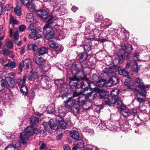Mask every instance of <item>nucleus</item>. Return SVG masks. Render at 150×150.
I'll return each mask as SVG.
<instances>
[{
    "instance_id": "1",
    "label": "nucleus",
    "mask_w": 150,
    "mask_h": 150,
    "mask_svg": "<svg viewBox=\"0 0 150 150\" xmlns=\"http://www.w3.org/2000/svg\"><path fill=\"white\" fill-rule=\"evenodd\" d=\"M104 103L106 105L109 106L113 104L114 107L120 108H122V106H125L122 103V101L120 98H117L110 100V98H106L104 101Z\"/></svg>"
},
{
    "instance_id": "2",
    "label": "nucleus",
    "mask_w": 150,
    "mask_h": 150,
    "mask_svg": "<svg viewBox=\"0 0 150 150\" xmlns=\"http://www.w3.org/2000/svg\"><path fill=\"white\" fill-rule=\"evenodd\" d=\"M50 4L53 6V8L55 9L57 11H60L61 14L64 15L66 14L67 10L61 4V2L59 1L50 0Z\"/></svg>"
},
{
    "instance_id": "3",
    "label": "nucleus",
    "mask_w": 150,
    "mask_h": 150,
    "mask_svg": "<svg viewBox=\"0 0 150 150\" xmlns=\"http://www.w3.org/2000/svg\"><path fill=\"white\" fill-rule=\"evenodd\" d=\"M43 30L45 36L47 40L53 38L54 35V31L49 24L44 25Z\"/></svg>"
},
{
    "instance_id": "4",
    "label": "nucleus",
    "mask_w": 150,
    "mask_h": 150,
    "mask_svg": "<svg viewBox=\"0 0 150 150\" xmlns=\"http://www.w3.org/2000/svg\"><path fill=\"white\" fill-rule=\"evenodd\" d=\"M47 11L44 9L38 10L36 12V14L37 16L40 17L43 19L44 21L47 23L52 20L53 18V17L52 16H47Z\"/></svg>"
},
{
    "instance_id": "5",
    "label": "nucleus",
    "mask_w": 150,
    "mask_h": 150,
    "mask_svg": "<svg viewBox=\"0 0 150 150\" xmlns=\"http://www.w3.org/2000/svg\"><path fill=\"white\" fill-rule=\"evenodd\" d=\"M23 68L25 69L32 68L31 62L29 59L27 58L20 63L19 68L21 71H22Z\"/></svg>"
},
{
    "instance_id": "6",
    "label": "nucleus",
    "mask_w": 150,
    "mask_h": 150,
    "mask_svg": "<svg viewBox=\"0 0 150 150\" xmlns=\"http://www.w3.org/2000/svg\"><path fill=\"white\" fill-rule=\"evenodd\" d=\"M136 92H137L138 94L136 95V96L135 97V99L140 103H143L144 102V99L146 96V91L145 90L141 91H139V89Z\"/></svg>"
},
{
    "instance_id": "7",
    "label": "nucleus",
    "mask_w": 150,
    "mask_h": 150,
    "mask_svg": "<svg viewBox=\"0 0 150 150\" xmlns=\"http://www.w3.org/2000/svg\"><path fill=\"white\" fill-rule=\"evenodd\" d=\"M51 67L50 64L48 62L45 61L42 65V67H38L37 69V70L39 71L42 76L43 74L50 69Z\"/></svg>"
},
{
    "instance_id": "8",
    "label": "nucleus",
    "mask_w": 150,
    "mask_h": 150,
    "mask_svg": "<svg viewBox=\"0 0 150 150\" xmlns=\"http://www.w3.org/2000/svg\"><path fill=\"white\" fill-rule=\"evenodd\" d=\"M21 147V143L18 140L12 142V145H9L5 148L4 150H19L18 149Z\"/></svg>"
},
{
    "instance_id": "9",
    "label": "nucleus",
    "mask_w": 150,
    "mask_h": 150,
    "mask_svg": "<svg viewBox=\"0 0 150 150\" xmlns=\"http://www.w3.org/2000/svg\"><path fill=\"white\" fill-rule=\"evenodd\" d=\"M54 122L52 120H50L49 121V124H47L46 122L43 123V125L44 126L45 130L48 131L50 128L54 130H57L58 127L57 125L53 123Z\"/></svg>"
},
{
    "instance_id": "10",
    "label": "nucleus",
    "mask_w": 150,
    "mask_h": 150,
    "mask_svg": "<svg viewBox=\"0 0 150 150\" xmlns=\"http://www.w3.org/2000/svg\"><path fill=\"white\" fill-rule=\"evenodd\" d=\"M65 107L68 108H70L73 106L78 103V102L75 100H74L72 97L69 98L66 100L64 101Z\"/></svg>"
},
{
    "instance_id": "11",
    "label": "nucleus",
    "mask_w": 150,
    "mask_h": 150,
    "mask_svg": "<svg viewBox=\"0 0 150 150\" xmlns=\"http://www.w3.org/2000/svg\"><path fill=\"white\" fill-rule=\"evenodd\" d=\"M135 82L137 84V85L135 86L136 87L137 89L138 88H140V90L139 91H141L142 90H146V89L148 88V87L144 86L142 80L139 77H137L135 79Z\"/></svg>"
},
{
    "instance_id": "12",
    "label": "nucleus",
    "mask_w": 150,
    "mask_h": 150,
    "mask_svg": "<svg viewBox=\"0 0 150 150\" xmlns=\"http://www.w3.org/2000/svg\"><path fill=\"white\" fill-rule=\"evenodd\" d=\"M81 79L83 80L81 84V87L84 90L83 92H84L88 89L89 87V80L86 78V76H83V78H80Z\"/></svg>"
},
{
    "instance_id": "13",
    "label": "nucleus",
    "mask_w": 150,
    "mask_h": 150,
    "mask_svg": "<svg viewBox=\"0 0 150 150\" xmlns=\"http://www.w3.org/2000/svg\"><path fill=\"white\" fill-rule=\"evenodd\" d=\"M134 63L132 64L131 67L132 69V71L135 72H138L140 69V67H139L137 64L136 62L137 61H147L146 60H140L139 58V57H134V58L133 59Z\"/></svg>"
},
{
    "instance_id": "14",
    "label": "nucleus",
    "mask_w": 150,
    "mask_h": 150,
    "mask_svg": "<svg viewBox=\"0 0 150 150\" xmlns=\"http://www.w3.org/2000/svg\"><path fill=\"white\" fill-rule=\"evenodd\" d=\"M119 79L116 76H113L108 81L107 86H111L117 84L119 82Z\"/></svg>"
},
{
    "instance_id": "15",
    "label": "nucleus",
    "mask_w": 150,
    "mask_h": 150,
    "mask_svg": "<svg viewBox=\"0 0 150 150\" xmlns=\"http://www.w3.org/2000/svg\"><path fill=\"white\" fill-rule=\"evenodd\" d=\"M120 113L124 117L127 118L132 115L131 112L125 106H122V108L121 109Z\"/></svg>"
},
{
    "instance_id": "16",
    "label": "nucleus",
    "mask_w": 150,
    "mask_h": 150,
    "mask_svg": "<svg viewBox=\"0 0 150 150\" xmlns=\"http://www.w3.org/2000/svg\"><path fill=\"white\" fill-rule=\"evenodd\" d=\"M26 21L28 23H37L36 19L31 13H28L26 15Z\"/></svg>"
},
{
    "instance_id": "17",
    "label": "nucleus",
    "mask_w": 150,
    "mask_h": 150,
    "mask_svg": "<svg viewBox=\"0 0 150 150\" xmlns=\"http://www.w3.org/2000/svg\"><path fill=\"white\" fill-rule=\"evenodd\" d=\"M36 74L33 73L32 70H31L29 74L28 79L29 81H31L33 79L37 77V76H42L39 71H37L36 72Z\"/></svg>"
},
{
    "instance_id": "18",
    "label": "nucleus",
    "mask_w": 150,
    "mask_h": 150,
    "mask_svg": "<svg viewBox=\"0 0 150 150\" xmlns=\"http://www.w3.org/2000/svg\"><path fill=\"white\" fill-rule=\"evenodd\" d=\"M124 84L126 86H127L128 88L135 91H137L138 90L135 86L134 83H133L132 85H130V80L129 79H126L124 82Z\"/></svg>"
},
{
    "instance_id": "19",
    "label": "nucleus",
    "mask_w": 150,
    "mask_h": 150,
    "mask_svg": "<svg viewBox=\"0 0 150 150\" xmlns=\"http://www.w3.org/2000/svg\"><path fill=\"white\" fill-rule=\"evenodd\" d=\"M5 81L7 82L5 83V85L7 88H13L14 87V81L13 79L11 77L7 78Z\"/></svg>"
},
{
    "instance_id": "20",
    "label": "nucleus",
    "mask_w": 150,
    "mask_h": 150,
    "mask_svg": "<svg viewBox=\"0 0 150 150\" xmlns=\"http://www.w3.org/2000/svg\"><path fill=\"white\" fill-rule=\"evenodd\" d=\"M28 135H27L25 132H22L21 133L20 139L23 144H25L28 140Z\"/></svg>"
},
{
    "instance_id": "21",
    "label": "nucleus",
    "mask_w": 150,
    "mask_h": 150,
    "mask_svg": "<svg viewBox=\"0 0 150 150\" xmlns=\"http://www.w3.org/2000/svg\"><path fill=\"white\" fill-rule=\"evenodd\" d=\"M120 93V91L117 89H115L112 90L111 92L110 95L111 97H109L110 100L118 98L117 95Z\"/></svg>"
},
{
    "instance_id": "22",
    "label": "nucleus",
    "mask_w": 150,
    "mask_h": 150,
    "mask_svg": "<svg viewBox=\"0 0 150 150\" xmlns=\"http://www.w3.org/2000/svg\"><path fill=\"white\" fill-rule=\"evenodd\" d=\"M85 94H83V95L81 94L79 96L78 100L77 101L78 102V103H83L87 101L88 99L86 95Z\"/></svg>"
},
{
    "instance_id": "23",
    "label": "nucleus",
    "mask_w": 150,
    "mask_h": 150,
    "mask_svg": "<svg viewBox=\"0 0 150 150\" xmlns=\"http://www.w3.org/2000/svg\"><path fill=\"white\" fill-rule=\"evenodd\" d=\"M58 32L59 34L58 37L59 39H63L67 35V30H65L63 29L61 30H58Z\"/></svg>"
},
{
    "instance_id": "24",
    "label": "nucleus",
    "mask_w": 150,
    "mask_h": 150,
    "mask_svg": "<svg viewBox=\"0 0 150 150\" xmlns=\"http://www.w3.org/2000/svg\"><path fill=\"white\" fill-rule=\"evenodd\" d=\"M30 124L32 127L35 126L39 122L38 119L35 116L32 117L30 119Z\"/></svg>"
},
{
    "instance_id": "25",
    "label": "nucleus",
    "mask_w": 150,
    "mask_h": 150,
    "mask_svg": "<svg viewBox=\"0 0 150 150\" xmlns=\"http://www.w3.org/2000/svg\"><path fill=\"white\" fill-rule=\"evenodd\" d=\"M48 48L46 47H42L38 49L37 52L39 55H42L47 54L48 52Z\"/></svg>"
},
{
    "instance_id": "26",
    "label": "nucleus",
    "mask_w": 150,
    "mask_h": 150,
    "mask_svg": "<svg viewBox=\"0 0 150 150\" xmlns=\"http://www.w3.org/2000/svg\"><path fill=\"white\" fill-rule=\"evenodd\" d=\"M122 67L120 66L118 67V71L119 74L121 75H123L124 76H127L128 75V71L125 69H122Z\"/></svg>"
},
{
    "instance_id": "27",
    "label": "nucleus",
    "mask_w": 150,
    "mask_h": 150,
    "mask_svg": "<svg viewBox=\"0 0 150 150\" xmlns=\"http://www.w3.org/2000/svg\"><path fill=\"white\" fill-rule=\"evenodd\" d=\"M23 132H25L29 136L33 135V127L31 126H28L25 129Z\"/></svg>"
},
{
    "instance_id": "28",
    "label": "nucleus",
    "mask_w": 150,
    "mask_h": 150,
    "mask_svg": "<svg viewBox=\"0 0 150 150\" xmlns=\"http://www.w3.org/2000/svg\"><path fill=\"white\" fill-rule=\"evenodd\" d=\"M35 60L36 64L41 65L46 61L42 57H35Z\"/></svg>"
},
{
    "instance_id": "29",
    "label": "nucleus",
    "mask_w": 150,
    "mask_h": 150,
    "mask_svg": "<svg viewBox=\"0 0 150 150\" xmlns=\"http://www.w3.org/2000/svg\"><path fill=\"white\" fill-rule=\"evenodd\" d=\"M71 137L74 139H78L79 137V134L77 131L73 130L70 132Z\"/></svg>"
},
{
    "instance_id": "30",
    "label": "nucleus",
    "mask_w": 150,
    "mask_h": 150,
    "mask_svg": "<svg viewBox=\"0 0 150 150\" xmlns=\"http://www.w3.org/2000/svg\"><path fill=\"white\" fill-rule=\"evenodd\" d=\"M86 96L87 98H88L89 100H91L97 97V94L95 92H91L89 93Z\"/></svg>"
},
{
    "instance_id": "31",
    "label": "nucleus",
    "mask_w": 150,
    "mask_h": 150,
    "mask_svg": "<svg viewBox=\"0 0 150 150\" xmlns=\"http://www.w3.org/2000/svg\"><path fill=\"white\" fill-rule=\"evenodd\" d=\"M95 19V22H100L103 19V16L101 14L99 13H96L94 15Z\"/></svg>"
},
{
    "instance_id": "32",
    "label": "nucleus",
    "mask_w": 150,
    "mask_h": 150,
    "mask_svg": "<svg viewBox=\"0 0 150 150\" xmlns=\"http://www.w3.org/2000/svg\"><path fill=\"white\" fill-rule=\"evenodd\" d=\"M72 112H73L74 114H76L78 112L79 109V103L75 104L74 106L70 108Z\"/></svg>"
},
{
    "instance_id": "33",
    "label": "nucleus",
    "mask_w": 150,
    "mask_h": 150,
    "mask_svg": "<svg viewBox=\"0 0 150 150\" xmlns=\"http://www.w3.org/2000/svg\"><path fill=\"white\" fill-rule=\"evenodd\" d=\"M98 91L100 93L99 96L100 98L101 99H105L107 98L108 96V93L106 91H102L98 89Z\"/></svg>"
},
{
    "instance_id": "34",
    "label": "nucleus",
    "mask_w": 150,
    "mask_h": 150,
    "mask_svg": "<svg viewBox=\"0 0 150 150\" xmlns=\"http://www.w3.org/2000/svg\"><path fill=\"white\" fill-rule=\"evenodd\" d=\"M123 57H115L113 63L114 64L118 63L120 64L123 62Z\"/></svg>"
},
{
    "instance_id": "35",
    "label": "nucleus",
    "mask_w": 150,
    "mask_h": 150,
    "mask_svg": "<svg viewBox=\"0 0 150 150\" xmlns=\"http://www.w3.org/2000/svg\"><path fill=\"white\" fill-rule=\"evenodd\" d=\"M27 6V8L31 12H33L36 10V6L34 4L30 3Z\"/></svg>"
},
{
    "instance_id": "36",
    "label": "nucleus",
    "mask_w": 150,
    "mask_h": 150,
    "mask_svg": "<svg viewBox=\"0 0 150 150\" xmlns=\"http://www.w3.org/2000/svg\"><path fill=\"white\" fill-rule=\"evenodd\" d=\"M92 103L90 101H87L83 104L82 107L83 109L87 110L90 108L92 105Z\"/></svg>"
},
{
    "instance_id": "37",
    "label": "nucleus",
    "mask_w": 150,
    "mask_h": 150,
    "mask_svg": "<svg viewBox=\"0 0 150 150\" xmlns=\"http://www.w3.org/2000/svg\"><path fill=\"white\" fill-rule=\"evenodd\" d=\"M18 23V21L16 19L14 18L11 15H10V23L14 25H17Z\"/></svg>"
},
{
    "instance_id": "38",
    "label": "nucleus",
    "mask_w": 150,
    "mask_h": 150,
    "mask_svg": "<svg viewBox=\"0 0 150 150\" xmlns=\"http://www.w3.org/2000/svg\"><path fill=\"white\" fill-rule=\"evenodd\" d=\"M20 91L24 95L26 96L28 93V88L26 86H23L20 87Z\"/></svg>"
},
{
    "instance_id": "39",
    "label": "nucleus",
    "mask_w": 150,
    "mask_h": 150,
    "mask_svg": "<svg viewBox=\"0 0 150 150\" xmlns=\"http://www.w3.org/2000/svg\"><path fill=\"white\" fill-rule=\"evenodd\" d=\"M14 12L17 15L20 16L21 15V8L19 6H16L14 8Z\"/></svg>"
},
{
    "instance_id": "40",
    "label": "nucleus",
    "mask_w": 150,
    "mask_h": 150,
    "mask_svg": "<svg viewBox=\"0 0 150 150\" xmlns=\"http://www.w3.org/2000/svg\"><path fill=\"white\" fill-rule=\"evenodd\" d=\"M28 50H32L34 51H36L38 49V46L35 44H29L28 45Z\"/></svg>"
},
{
    "instance_id": "41",
    "label": "nucleus",
    "mask_w": 150,
    "mask_h": 150,
    "mask_svg": "<svg viewBox=\"0 0 150 150\" xmlns=\"http://www.w3.org/2000/svg\"><path fill=\"white\" fill-rule=\"evenodd\" d=\"M106 83V81L104 79H102L100 80H99L96 82V85L99 87H101L103 86Z\"/></svg>"
},
{
    "instance_id": "42",
    "label": "nucleus",
    "mask_w": 150,
    "mask_h": 150,
    "mask_svg": "<svg viewBox=\"0 0 150 150\" xmlns=\"http://www.w3.org/2000/svg\"><path fill=\"white\" fill-rule=\"evenodd\" d=\"M49 46L52 48H57L58 47V44L55 42L53 41H50L49 42Z\"/></svg>"
},
{
    "instance_id": "43",
    "label": "nucleus",
    "mask_w": 150,
    "mask_h": 150,
    "mask_svg": "<svg viewBox=\"0 0 150 150\" xmlns=\"http://www.w3.org/2000/svg\"><path fill=\"white\" fill-rule=\"evenodd\" d=\"M1 53L4 55H10L12 54V52L6 49H3L1 51Z\"/></svg>"
},
{
    "instance_id": "44",
    "label": "nucleus",
    "mask_w": 150,
    "mask_h": 150,
    "mask_svg": "<svg viewBox=\"0 0 150 150\" xmlns=\"http://www.w3.org/2000/svg\"><path fill=\"white\" fill-rule=\"evenodd\" d=\"M16 66V63L13 62H11L10 63H8L5 64L4 66V67H10L11 68L13 69Z\"/></svg>"
},
{
    "instance_id": "45",
    "label": "nucleus",
    "mask_w": 150,
    "mask_h": 150,
    "mask_svg": "<svg viewBox=\"0 0 150 150\" xmlns=\"http://www.w3.org/2000/svg\"><path fill=\"white\" fill-rule=\"evenodd\" d=\"M7 82L5 81V80H0V91L3 90L6 86L5 83Z\"/></svg>"
},
{
    "instance_id": "46",
    "label": "nucleus",
    "mask_w": 150,
    "mask_h": 150,
    "mask_svg": "<svg viewBox=\"0 0 150 150\" xmlns=\"http://www.w3.org/2000/svg\"><path fill=\"white\" fill-rule=\"evenodd\" d=\"M121 47L122 49L120 51H123V53H124V56H129V55L128 54H126V51L127 48V46H125V44H122L121 45Z\"/></svg>"
},
{
    "instance_id": "47",
    "label": "nucleus",
    "mask_w": 150,
    "mask_h": 150,
    "mask_svg": "<svg viewBox=\"0 0 150 150\" xmlns=\"http://www.w3.org/2000/svg\"><path fill=\"white\" fill-rule=\"evenodd\" d=\"M103 23L106 25V27H108V26L111 25L112 21L108 18H106L104 20Z\"/></svg>"
},
{
    "instance_id": "48",
    "label": "nucleus",
    "mask_w": 150,
    "mask_h": 150,
    "mask_svg": "<svg viewBox=\"0 0 150 150\" xmlns=\"http://www.w3.org/2000/svg\"><path fill=\"white\" fill-rule=\"evenodd\" d=\"M47 24H49L51 27H54L57 30L58 29V27L59 25H57L56 23H54L52 21H51L47 22Z\"/></svg>"
},
{
    "instance_id": "49",
    "label": "nucleus",
    "mask_w": 150,
    "mask_h": 150,
    "mask_svg": "<svg viewBox=\"0 0 150 150\" xmlns=\"http://www.w3.org/2000/svg\"><path fill=\"white\" fill-rule=\"evenodd\" d=\"M76 145L78 146L79 148H83L84 146V142L82 140H79L76 141Z\"/></svg>"
},
{
    "instance_id": "50",
    "label": "nucleus",
    "mask_w": 150,
    "mask_h": 150,
    "mask_svg": "<svg viewBox=\"0 0 150 150\" xmlns=\"http://www.w3.org/2000/svg\"><path fill=\"white\" fill-rule=\"evenodd\" d=\"M99 128L101 129H105L106 128H108V129H110L111 130H112V129H110L109 127H108L106 126L104 122H103L100 123L99 125Z\"/></svg>"
},
{
    "instance_id": "51",
    "label": "nucleus",
    "mask_w": 150,
    "mask_h": 150,
    "mask_svg": "<svg viewBox=\"0 0 150 150\" xmlns=\"http://www.w3.org/2000/svg\"><path fill=\"white\" fill-rule=\"evenodd\" d=\"M38 33V32H36L34 30L32 31V32L28 35V38L30 39H33L35 40L36 35Z\"/></svg>"
},
{
    "instance_id": "52",
    "label": "nucleus",
    "mask_w": 150,
    "mask_h": 150,
    "mask_svg": "<svg viewBox=\"0 0 150 150\" xmlns=\"http://www.w3.org/2000/svg\"><path fill=\"white\" fill-rule=\"evenodd\" d=\"M26 77L24 76L22 80H20L18 82V84L20 86H25V82Z\"/></svg>"
},
{
    "instance_id": "53",
    "label": "nucleus",
    "mask_w": 150,
    "mask_h": 150,
    "mask_svg": "<svg viewBox=\"0 0 150 150\" xmlns=\"http://www.w3.org/2000/svg\"><path fill=\"white\" fill-rule=\"evenodd\" d=\"M91 43H87L84 46V49L86 52L89 51L91 49Z\"/></svg>"
},
{
    "instance_id": "54",
    "label": "nucleus",
    "mask_w": 150,
    "mask_h": 150,
    "mask_svg": "<svg viewBox=\"0 0 150 150\" xmlns=\"http://www.w3.org/2000/svg\"><path fill=\"white\" fill-rule=\"evenodd\" d=\"M59 123L60 127L63 129H65L67 125L66 122H65L64 120L59 121Z\"/></svg>"
},
{
    "instance_id": "55",
    "label": "nucleus",
    "mask_w": 150,
    "mask_h": 150,
    "mask_svg": "<svg viewBox=\"0 0 150 150\" xmlns=\"http://www.w3.org/2000/svg\"><path fill=\"white\" fill-rule=\"evenodd\" d=\"M97 86L95 85V84L92 82H89V87H90L91 88L94 89V90H96L97 89H98V88H96V86Z\"/></svg>"
},
{
    "instance_id": "56",
    "label": "nucleus",
    "mask_w": 150,
    "mask_h": 150,
    "mask_svg": "<svg viewBox=\"0 0 150 150\" xmlns=\"http://www.w3.org/2000/svg\"><path fill=\"white\" fill-rule=\"evenodd\" d=\"M133 50V49L131 45H127L126 51L127 54L129 55V53L128 52H129V53H131L132 52Z\"/></svg>"
},
{
    "instance_id": "57",
    "label": "nucleus",
    "mask_w": 150,
    "mask_h": 150,
    "mask_svg": "<svg viewBox=\"0 0 150 150\" xmlns=\"http://www.w3.org/2000/svg\"><path fill=\"white\" fill-rule=\"evenodd\" d=\"M83 93L84 92L81 91L78 93L76 91L74 92L73 96L71 97H72V98L73 99V98H74L75 97L78 96L79 95L83 94Z\"/></svg>"
},
{
    "instance_id": "58",
    "label": "nucleus",
    "mask_w": 150,
    "mask_h": 150,
    "mask_svg": "<svg viewBox=\"0 0 150 150\" xmlns=\"http://www.w3.org/2000/svg\"><path fill=\"white\" fill-rule=\"evenodd\" d=\"M36 23H30V25L28 27V29L31 31H33V30L34 29V28L35 26V24Z\"/></svg>"
},
{
    "instance_id": "59",
    "label": "nucleus",
    "mask_w": 150,
    "mask_h": 150,
    "mask_svg": "<svg viewBox=\"0 0 150 150\" xmlns=\"http://www.w3.org/2000/svg\"><path fill=\"white\" fill-rule=\"evenodd\" d=\"M30 0H21V4L27 6L30 3Z\"/></svg>"
},
{
    "instance_id": "60",
    "label": "nucleus",
    "mask_w": 150,
    "mask_h": 150,
    "mask_svg": "<svg viewBox=\"0 0 150 150\" xmlns=\"http://www.w3.org/2000/svg\"><path fill=\"white\" fill-rule=\"evenodd\" d=\"M6 45L8 48H11L13 46L12 42L11 41H9L6 43Z\"/></svg>"
},
{
    "instance_id": "61",
    "label": "nucleus",
    "mask_w": 150,
    "mask_h": 150,
    "mask_svg": "<svg viewBox=\"0 0 150 150\" xmlns=\"http://www.w3.org/2000/svg\"><path fill=\"white\" fill-rule=\"evenodd\" d=\"M13 7V6L12 5L9 4H8L6 5L5 7V10L6 11H7L11 9Z\"/></svg>"
},
{
    "instance_id": "62",
    "label": "nucleus",
    "mask_w": 150,
    "mask_h": 150,
    "mask_svg": "<svg viewBox=\"0 0 150 150\" xmlns=\"http://www.w3.org/2000/svg\"><path fill=\"white\" fill-rule=\"evenodd\" d=\"M40 149H41V150L42 149H45L44 148L45 147L46 145L44 142H40Z\"/></svg>"
},
{
    "instance_id": "63",
    "label": "nucleus",
    "mask_w": 150,
    "mask_h": 150,
    "mask_svg": "<svg viewBox=\"0 0 150 150\" xmlns=\"http://www.w3.org/2000/svg\"><path fill=\"white\" fill-rule=\"evenodd\" d=\"M92 79L94 81L97 82L99 80L98 77L96 74H93L92 76Z\"/></svg>"
},
{
    "instance_id": "64",
    "label": "nucleus",
    "mask_w": 150,
    "mask_h": 150,
    "mask_svg": "<svg viewBox=\"0 0 150 150\" xmlns=\"http://www.w3.org/2000/svg\"><path fill=\"white\" fill-rule=\"evenodd\" d=\"M54 109L53 107H50L48 108V112L49 113H52L54 112Z\"/></svg>"
}]
</instances>
